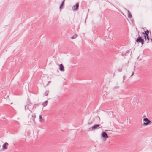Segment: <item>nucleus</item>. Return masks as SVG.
Wrapping results in <instances>:
<instances>
[{"label":"nucleus","mask_w":152,"mask_h":152,"mask_svg":"<svg viewBox=\"0 0 152 152\" xmlns=\"http://www.w3.org/2000/svg\"><path fill=\"white\" fill-rule=\"evenodd\" d=\"M77 37V35L76 34L74 35L72 37H71V38L72 39H74L76 38Z\"/></svg>","instance_id":"obj_11"},{"label":"nucleus","mask_w":152,"mask_h":152,"mask_svg":"<svg viewBox=\"0 0 152 152\" xmlns=\"http://www.w3.org/2000/svg\"><path fill=\"white\" fill-rule=\"evenodd\" d=\"M144 122L143 123V124L144 125H147L150 122V121L148 120L147 118H144Z\"/></svg>","instance_id":"obj_3"},{"label":"nucleus","mask_w":152,"mask_h":152,"mask_svg":"<svg viewBox=\"0 0 152 152\" xmlns=\"http://www.w3.org/2000/svg\"><path fill=\"white\" fill-rule=\"evenodd\" d=\"M47 103H48V101H46L45 102H43V103H42V105H43V107H45L47 105Z\"/></svg>","instance_id":"obj_10"},{"label":"nucleus","mask_w":152,"mask_h":152,"mask_svg":"<svg viewBox=\"0 0 152 152\" xmlns=\"http://www.w3.org/2000/svg\"><path fill=\"white\" fill-rule=\"evenodd\" d=\"M149 33V31L148 30H147L146 31H145V33L142 32L141 33V36L142 38H144L145 39L146 41L147 37V41H149V38L148 34Z\"/></svg>","instance_id":"obj_1"},{"label":"nucleus","mask_w":152,"mask_h":152,"mask_svg":"<svg viewBox=\"0 0 152 152\" xmlns=\"http://www.w3.org/2000/svg\"><path fill=\"white\" fill-rule=\"evenodd\" d=\"M39 118H40V119H41V118H42V117H41V115H40V116H39Z\"/></svg>","instance_id":"obj_13"},{"label":"nucleus","mask_w":152,"mask_h":152,"mask_svg":"<svg viewBox=\"0 0 152 152\" xmlns=\"http://www.w3.org/2000/svg\"><path fill=\"white\" fill-rule=\"evenodd\" d=\"M78 6H79V4L78 3H77L76 4L75 6H74L73 7V10L75 11L77 10L78 9Z\"/></svg>","instance_id":"obj_5"},{"label":"nucleus","mask_w":152,"mask_h":152,"mask_svg":"<svg viewBox=\"0 0 152 152\" xmlns=\"http://www.w3.org/2000/svg\"><path fill=\"white\" fill-rule=\"evenodd\" d=\"M8 145L7 143L6 142L3 145V148L4 149H6L7 148V147Z\"/></svg>","instance_id":"obj_6"},{"label":"nucleus","mask_w":152,"mask_h":152,"mask_svg":"<svg viewBox=\"0 0 152 152\" xmlns=\"http://www.w3.org/2000/svg\"><path fill=\"white\" fill-rule=\"evenodd\" d=\"M63 3H64V2H63L61 4V6H60V8H61V7L63 5Z\"/></svg>","instance_id":"obj_12"},{"label":"nucleus","mask_w":152,"mask_h":152,"mask_svg":"<svg viewBox=\"0 0 152 152\" xmlns=\"http://www.w3.org/2000/svg\"><path fill=\"white\" fill-rule=\"evenodd\" d=\"M128 17L129 18H130L132 17V15L131 13V12L129 11L128 10Z\"/></svg>","instance_id":"obj_9"},{"label":"nucleus","mask_w":152,"mask_h":152,"mask_svg":"<svg viewBox=\"0 0 152 152\" xmlns=\"http://www.w3.org/2000/svg\"><path fill=\"white\" fill-rule=\"evenodd\" d=\"M99 125H94V126H93L92 127V129L93 130H94L96 129L98 127H99Z\"/></svg>","instance_id":"obj_8"},{"label":"nucleus","mask_w":152,"mask_h":152,"mask_svg":"<svg viewBox=\"0 0 152 152\" xmlns=\"http://www.w3.org/2000/svg\"><path fill=\"white\" fill-rule=\"evenodd\" d=\"M59 69L60 71H64V67L63 65L62 64H61L59 66Z\"/></svg>","instance_id":"obj_7"},{"label":"nucleus","mask_w":152,"mask_h":152,"mask_svg":"<svg viewBox=\"0 0 152 152\" xmlns=\"http://www.w3.org/2000/svg\"><path fill=\"white\" fill-rule=\"evenodd\" d=\"M102 136L103 137L105 138H107L108 137L107 133L105 132H103L102 134Z\"/></svg>","instance_id":"obj_4"},{"label":"nucleus","mask_w":152,"mask_h":152,"mask_svg":"<svg viewBox=\"0 0 152 152\" xmlns=\"http://www.w3.org/2000/svg\"><path fill=\"white\" fill-rule=\"evenodd\" d=\"M133 74H132V75H133Z\"/></svg>","instance_id":"obj_15"},{"label":"nucleus","mask_w":152,"mask_h":152,"mask_svg":"<svg viewBox=\"0 0 152 152\" xmlns=\"http://www.w3.org/2000/svg\"><path fill=\"white\" fill-rule=\"evenodd\" d=\"M136 42L138 43H141L142 45L143 43L144 40L142 39L141 37L140 36L137 39Z\"/></svg>","instance_id":"obj_2"},{"label":"nucleus","mask_w":152,"mask_h":152,"mask_svg":"<svg viewBox=\"0 0 152 152\" xmlns=\"http://www.w3.org/2000/svg\"><path fill=\"white\" fill-rule=\"evenodd\" d=\"M43 121V120H40V121L42 122V121Z\"/></svg>","instance_id":"obj_14"}]
</instances>
